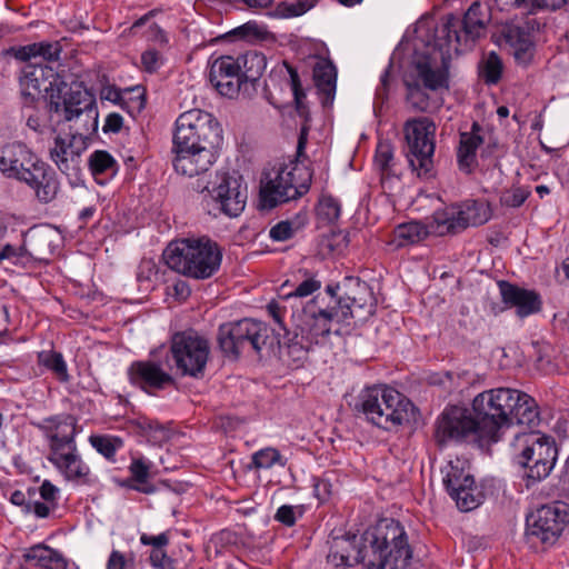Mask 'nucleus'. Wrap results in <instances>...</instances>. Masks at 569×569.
I'll use <instances>...</instances> for the list:
<instances>
[{"label": "nucleus", "mask_w": 569, "mask_h": 569, "mask_svg": "<svg viewBox=\"0 0 569 569\" xmlns=\"http://www.w3.org/2000/svg\"><path fill=\"white\" fill-rule=\"evenodd\" d=\"M540 422L536 400L523 391L498 387L478 393L471 410L458 406L446 408L435 428L439 447L469 437L497 442L512 425L537 427Z\"/></svg>", "instance_id": "obj_1"}, {"label": "nucleus", "mask_w": 569, "mask_h": 569, "mask_svg": "<svg viewBox=\"0 0 569 569\" xmlns=\"http://www.w3.org/2000/svg\"><path fill=\"white\" fill-rule=\"evenodd\" d=\"M371 287L359 278L347 277L328 284L302 308L300 329L310 342L331 333L332 325H362L376 312Z\"/></svg>", "instance_id": "obj_2"}, {"label": "nucleus", "mask_w": 569, "mask_h": 569, "mask_svg": "<svg viewBox=\"0 0 569 569\" xmlns=\"http://www.w3.org/2000/svg\"><path fill=\"white\" fill-rule=\"evenodd\" d=\"M221 132L218 121L209 112L192 109L180 114L173 133L174 170L188 177L208 171L222 142Z\"/></svg>", "instance_id": "obj_3"}, {"label": "nucleus", "mask_w": 569, "mask_h": 569, "mask_svg": "<svg viewBox=\"0 0 569 569\" xmlns=\"http://www.w3.org/2000/svg\"><path fill=\"white\" fill-rule=\"evenodd\" d=\"M368 569H406L412 558V549L401 523L381 519L363 535Z\"/></svg>", "instance_id": "obj_4"}, {"label": "nucleus", "mask_w": 569, "mask_h": 569, "mask_svg": "<svg viewBox=\"0 0 569 569\" xmlns=\"http://www.w3.org/2000/svg\"><path fill=\"white\" fill-rule=\"evenodd\" d=\"M51 92L48 101L50 120L56 123L80 121L83 136L98 130V109L94 96L83 86L82 82L72 81L67 83L56 78L50 82Z\"/></svg>", "instance_id": "obj_5"}, {"label": "nucleus", "mask_w": 569, "mask_h": 569, "mask_svg": "<svg viewBox=\"0 0 569 569\" xmlns=\"http://www.w3.org/2000/svg\"><path fill=\"white\" fill-rule=\"evenodd\" d=\"M222 248L212 239H182L170 243L163 252L167 266L192 279L213 277L222 262Z\"/></svg>", "instance_id": "obj_6"}, {"label": "nucleus", "mask_w": 569, "mask_h": 569, "mask_svg": "<svg viewBox=\"0 0 569 569\" xmlns=\"http://www.w3.org/2000/svg\"><path fill=\"white\" fill-rule=\"evenodd\" d=\"M413 405L402 393L383 386L367 387L358 395L353 411L357 416L385 430L409 420Z\"/></svg>", "instance_id": "obj_7"}, {"label": "nucleus", "mask_w": 569, "mask_h": 569, "mask_svg": "<svg viewBox=\"0 0 569 569\" xmlns=\"http://www.w3.org/2000/svg\"><path fill=\"white\" fill-rule=\"evenodd\" d=\"M512 447L515 460L523 469L527 488L550 475L558 458V448L552 437L540 432H521L516 435Z\"/></svg>", "instance_id": "obj_8"}, {"label": "nucleus", "mask_w": 569, "mask_h": 569, "mask_svg": "<svg viewBox=\"0 0 569 569\" xmlns=\"http://www.w3.org/2000/svg\"><path fill=\"white\" fill-rule=\"evenodd\" d=\"M312 170L303 164L296 163L291 170L280 167L271 172L263 173L260 182V207L273 209L277 206L296 200L306 194L311 184Z\"/></svg>", "instance_id": "obj_9"}, {"label": "nucleus", "mask_w": 569, "mask_h": 569, "mask_svg": "<svg viewBox=\"0 0 569 569\" xmlns=\"http://www.w3.org/2000/svg\"><path fill=\"white\" fill-rule=\"evenodd\" d=\"M269 329L266 323L244 318L219 326L217 341L222 353L238 359L241 353H260L266 346Z\"/></svg>", "instance_id": "obj_10"}, {"label": "nucleus", "mask_w": 569, "mask_h": 569, "mask_svg": "<svg viewBox=\"0 0 569 569\" xmlns=\"http://www.w3.org/2000/svg\"><path fill=\"white\" fill-rule=\"evenodd\" d=\"M436 130V123L428 117L408 119L403 124L406 157L418 177L427 176L432 169Z\"/></svg>", "instance_id": "obj_11"}, {"label": "nucleus", "mask_w": 569, "mask_h": 569, "mask_svg": "<svg viewBox=\"0 0 569 569\" xmlns=\"http://www.w3.org/2000/svg\"><path fill=\"white\" fill-rule=\"evenodd\" d=\"M491 20L490 10L481 2H473L466 11L463 19L460 21L455 14H448L439 30L438 39L446 41L447 53L453 49L459 50L461 46V36L458 27L463 30L465 42L472 41L486 36L487 26Z\"/></svg>", "instance_id": "obj_12"}, {"label": "nucleus", "mask_w": 569, "mask_h": 569, "mask_svg": "<svg viewBox=\"0 0 569 569\" xmlns=\"http://www.w3.org/2000/svg\"><path fill=\"white\" fill-rule=\"evenodd\" d=\"M170 351L181 375L203 376L209 358V343L193 331L177 332L171 338Z\"/></svg>", "instance_id": "obj_13"}, {"label": "nucleus", "mask_w": 569, "mask_h": 569, "mask_svg": "<svg viewBox=\"0 0 569 569\" xmlns=\"http://www.w3.org/2000/svg\"><path fill=\"white\" fill-rule=\"evenodd\" d=\"M569 525V505L555 501L538 508L527 518L526 535L546 545H553Z\"/></svg>", "instance_id": "obj_14"}, {"label": "nucleus", "mask_w": 569, "mask_h": 569, "mask_svg": "<svg viewBox=\"0 0 569 569\" xmlns=\"http://www.w3.org/2000/svg\"><path fill=\"white\" fill-rule=\"evenodd\" d=\"M242 178L236 172H218L212 187H206L214 209L228 217H238L247 202V188L241 184Z\"/></svg>", "instance_id": "obj_15"}, {"label": "nucleus", "mask_w": 569, "mask_h": 569, "mask_svg": "<svg viewBox=\"0 0 569 569\" xmlns=\"http://www.w3.org/2000/svg\"><path fill=\"white\" fill-rule=\"evenodd\" d=\"M89 138L83 133L67 136L57 134L49 158L58 170L69 179H79L82 167V154L88 148Z\"/></svg>", "instance_id": "obj_16"}, {"label": "nucleus", "mask_w": 569, "mask_h": 569, "mask_svg": "<svg viewBox=\"0 0 569 569\" xmlns=\"http://www.w3.org/2000/svg\"><path fill=\"white\" fill-rule=\"evenodd\" d=\"M495 37L496 43L507 47L518 64L530 63L533 58L535 43L529 21L502 23Z\"/></svg>", "instance_id": "obj_17"}, {"label": "nucleus", "mask_w": 569, "mask_h": 569, "mask_svg": "<svg viewBox=\"0 0 569 569\" xmlns=\"http://www.w3.org/2000/svg\"><path fill=\"white\" fill-rule=\"evenodd\" d=\"M31 425L40 430L48 440L49 453L73 448L77 445L78 420L72 415L60 413L41 421H31Z\"/></svg>", "instance_id": "obj_18"}, {"label": "nucleus", "mask_w": 569, "mask_h": 569, "mask_svg": "<svg viewBox=\"0 0 569 569\" xmlns=\"http://www.w3.org/2000/svg\"><path fill=\"white\" fill-rule=\"evenodd\" d=\"M40 160L26 143H7L0 150V172L21 182Z\"/></svg>", "instance_id": "obj_19"}, {"label": "nucleus", "mask_w": 569, "mask_h": 569, "mask_svg": "<svg viewBox=\"0 0 569 569\" xmlns=\"http://www.w3.org/2000/svg\"><path fill=\"white\" fill-rule=\"evenodd\" d=\"M128 378L133 386L150 395L176 383L173 377L154 360L133 361L128 368Z\"/></svg>", "instance_id": "obj_20"}, {"label": "nucleus", "mask_w": 569, "mask_h": 569, "mask_svg": "<svg viewBox=\"0 0 569 569\" xmlns=\"http://www.w3.org/2000/svg\"><path fill=\"white\" fill-rule=\"evenodd\" d=\"M240 67L232 56H221L210 66L209 81L224 97L233 98L244 86Z\"/></svg>", "instance_id": "obj_21"}, {"label": "nucleus", "mask_w": 569, "mask_h": 569, "mask_svg": "<svg viewBox=\"0 0 569 569\" xmlns=\"http://www.w3.org/2000/svg\"><path fill=\"white\" fill-rule=\"evenodd\" d=\"M437 46L441 51V66H433L430 57L423 56L415 62L418 80L423 87L431 91L439 89H449V58L450 52L447 53L446 41L437 38Z\"/></svg>", "instance_id": "obj_22"}, {"label": "nucleus", "mask_w": 569, "mask_h": 569, "mask_svg": "<svg viewBox=\"0 0 569 569\" xmlns=\"http://www.w3.org/2000/svg\"><path fill=\"white\" fill-rule=\"evenodd\" d=\"M21 182L30 187L34 192L36 199L43 204L56 200L60 192V181L57 172L42 160Z\"/></svg>", "instance_id": "obj_23"}, {"label": "nucleus", "mask_w": 569, "mask_h": 569, "mask_svg": "<svg viewBox=\"0 0 569 569\" xmlns=\"http://www.w3.org/2000/svg\"><path fill=\"white\" fill-rule=\"evenodd\" d=\"M48 460L64 477L76 483H90V467L82 460L77 445L48 455Z\"/></svg>", "instance_id": "obj_24"}, {"label": "nucleus", "mask_w": 569, "mask_h": 569, "mask_svg": "<svg viewBox=\"0 0 569 569\" xmlns=\"http://www.w3.org/2000/svg\"><path fill=\"white\" fill-rule=\"evenodd\" d=\"M498 287L502 301L516 308L519 317H527L541 309V299L536 291L520 288L505 280L498 281Z\"/></svg>", "instance_id": "obj_25"}, {"label": "nucleus", "mask_w": 569, "mask_h": 569, "mask_svg": "<svg viewBox=\"0 0 569 569\" xmlns=\"http://www.w3.org/2000/svg\"><path fill=\"white\" fill-rule=\"evenodd\" d=\"M328 559L336 566L352 567L362 563L368 569V560L365 553V540L362 537L357 542L356 536L352 538H336L331 546Z\"/></svg>", "instance_id": "obj_26"}, {"label": "nucleus", "mask_w": 569, "mask_h": 569, "mask_svg": "<svg viewBox=\"0 0 569 569\" xmlns=\"http://www.w3.org/2000/svg\"><path fill=\"white\" fill-rule=\"evenodd\" d=\"M23 563L19 569H67V560L58 551L44 543L24 549Z\"/></svg>", "instance_id": "obj_27"}, {"label": "nucleus", "mask_w": 569, "mask_h": 569, "mask_svg": "<svg viewBox=\"0 0 569 569\" xmlns=\"http://www.w3.org/2000/svg\"><path fill=\"white\" fill-rule=\"evenodd\" d=\"M51 72L52 69L42 62H29L22 69L19 83L24 104L31 106L38 99L41 86Z\"/></svg>", "instance_id": "obj_28"}, {"label": "nucleus", "mask_w": 569, "mask_h": 569, "mask_svg": "<svg viewBox=\"0 0 569 569\" xmlns=\"http://www.w3.org/2000/svg\"><path fill=\"white\" fill-rule=\"evenodd\" d=\"M480 124L478 122H473L471 131L460 133L457 160L459 169L466 173H471L478 164L477 150L483 143V138L480 134Z\"/></svg>", "instance_id": "obj_29"}, {"label": "nucleus", "mask_w": 569, "mask_h": 569, "mask_svg": "<svg viewBox=\"0 0 569 569\" xmlns=\"http://www.w3.org/2000/svg\"><path fill=\"white\" fill-rule=\"evenodd\" d=\"M313 81L323 107L333 103L337 86V69L331 60L321 58L313 67Z\"/></svg>", "instance_id": "obj_30"}, {"label": "nucleus", "mask_w": 569, "mask_h": 569, "mask_svg": "<svg viewBox=\"0 0 569 569\" xmlns=\"http://www.w3.org/2000/svg\"><path fill=\"white\" fill-rule=\"evenodd\" d=\"M458 203L450 204L433 212L430 231L437 236L457 234L466 230Z\"/></svg>", "instance_id": "obj_31"}, {"label": "nucleus", "mask_w": 569, "mask_h": 569, "mask_svg": "<svg viewBox=\"0 0 569 569\" xmlns=\"http://www.w3.org/2000/svg\"><path fill=\"white\" fill-rule=\"evenodd\" d=\"M151 462L143 458L132 459L129 466L130 478L122 486L138 492L150 495L156 491V486L149 481Z\"/></svg>", "instance_id": "obj_32"}, {"label": "nucleus", "mask_w": 569, "mask_h": 569, "mask_svg": "<svg viewBox=\"0 0 569 569\" xmlns=\"http://www.w3.org/2000/svg\"><path fill=\"white\" fill-rule=\"evenodd\" d=\"M406 88V101L412 111L432 113L440 109L442 100L427 93L419 82H407Z\"/></svg>", "instance_id": "obj_33"}, {"label": "nucleus", "mask_w": 569, "mask_h": 569, "mask_svg": "<svg viewBox=\"0 0 569 569\" xmlns=\"http://www.w3.org/2000/svg\"><path fill=\"white\" fill-rule=\"evenodd\" d=\"M441 473L443 476V486L449 495L456 492L458 487L465 483H473L475 480L469 471L467 461L460 458L448 461V463L441 468Z\"/></svg>", "instance_id": "obj_34"}, {"label": "nucleus", "mask_w": 569, "mask_h": 569, "mask_svg": "<svg viewBox=\"0 0 569 569\" xmlns=\"http://www.w3.org/2000/svg\"><path fill=\"white\" fill-rule=\"evenodd\" d=\"M234 59L240 67L239 71L244 84L247 82L254 84L262 77L267 68L266 56L257 50L246 51Z\"/></svg>", "instance_id": "obj_35"}, {"label": "nucleus", "mask_w": 569, "mask_h": 569, "mask_svg": "<svg viewBox=\"0 0 569 569\" xmlns=\"http://www.w3.org/2000/svg\"><path fill=\"white\" fill-rule=\"evenodd\" d=\"M466 229L485 224L492 216L489 203L483 200H466L458 203Z\"/></svg>", "instance_id": "obj_36"}, {"label": "nucleus", "mask_w": 569, "mask_h": 569, "mask_svg": "<svg viewBox=\"0 0 569 569\" xmlns=\"http://www.w3.org/2000/svg\"><path fill=\"white\" fill-rule=\"evenodd\" d=\"M131 425L137 433L152 445H162L170 438L169 429L157 420L138 417L131 421Z\"/></svg>", "instance_id": "obj_37"}, {"label": "nucleus", "mask_w": 569, "mask_h": 569, "mask_svg": "<svg viewBox=\"0 0 569 569\" xmlns=\"http://www.w3.org/2000/svg\"><path fill=\"white\" fill-rule=\"evenodd\" d=\"M461 511H471L476 509L482 501L483 495L481 490L473 483H465L458 487L456 492L449 495Z\"/></svg>", "instance_id": "obj_38"}, {"label": "nucleus", "mask_w": 569, "mask_h": 569, "mask_svg": "<svg viewBox=\"0 0 569 569\" xmlns=\"http://www.w3.org/2000/svg\"><path fill=\"white\" fill-rule=\"evenodd\" d=\"M429 233H431L430 222L428 226H425L420 222L411 221L400 224L396 229V238L400 247L420 242L426 239Z\"/></svg>", "instance_id": "obj_39"}, {"label": "nucleus", "mask_w": 569, "mask_h": 569, "mask_svg": "<svg viewBox=\"0 0 569 569\" xmlns=\"http://www.w3.org/2000/svg\"><path fill=\"white\" fill-rule=\"evenodd\" d=\"M38 363L50 370L59 381H69L67 363L60 352L41 351L38 353Z\"/></svg>", "instance_id": "obj_40"}, {"label": "nucleus", "mask_w": 569, "mask_h": 569, "mask_svg": "<svg viewBox=\"0 0 569 569\" xmlns=\"http://www.w3.org/2000/svg\"><path fill=\"white\" fill-rule=\"evenodd\" d=\"M90 445L107 460L114 462L116 453L123 447V440L116 436L92 435L89 438Z\"/></svg>", "instance_id": "obj_41"}, {"label": "nucleus", "mask_w": 569, "mask_h": 569, "mask_svg": "<svg viewBox=\"0 0 569 569\" xmlns=\"http://www.w3.org/2000/svg\"><path fill=\"white\" fill-rule=\"evenodd\" d=\"M503 64L497 52H489L479 64L480 77L487 84H496L502 76Z\"/></svg>", "instance_id": "obj_42"}, {"label": "nucleus", "mask_w": 569, "mask_h": 569, "mask_svg": "<svg viewBox=\"0 0 569 569\" xmlns=\"http://www.w3.org/2000/svg\"><path fill=\"white\" fill-rule=\"evenodd\" d=\"M89 169L97 179L100 174L114 173L117 162L112 156L104 150H96L88 160Z\"/></svg>", "instance_id": "obj_43"}, {"label": "nucleus", "mask_w": 569, "mask_h": 569, "mask_svg": "<svg viewBox=\"0 0 569 569\" xmlns=\"http://www.w3.org/2000/svg\"><path fill=\"white\" fill-rule=\"evenodd\" d=\"M286 462L279 450L274 448L261 449L254 452L251 458V467L254 469H270L274 465L284 467Z\"/></svg>", "instance_id": "obj_44"}, {"label": "nucleus", "mask_w": 569, "mask_h": 569, "mask_svg": "<svg viewBox=\"0 0 569 569\" xmlns=\"http://www.w3.org/2000/svg\"><path fill=\"white\" fill-rule=\"evenodd\" d=\"M392 161H393V148L389 141H379L376 156L375 163L380 169V171L385 174H389L392 170Z\"/></svg>", "instance_id": "obj_45"}, {"label": "nucleus", "mask_w": 569, "mask_h": 569, "mask_svg": "<svg viewBox=\"0 0 569 569\" xmlns=\"http://www.w3.org/2000/svg\"><path fill=\"white\" fill-rule=\"evenodd\" d=\"M341 212L340 203L331 196L323 197L318 207V214L327 222H335L339 219Z\"/></svg>", "instance_id": "obj_46"}, {"label": "nucleus", "mask_w": 569, "mask_h": 569, "mask_svg": "<svg viewBox=\"0 0 569 569\" xmlns=\"http://www.w3.org/2000/svg\"><path fill=\"white\" fill-rule=\"evenodd\" d=\"M530 191L522 187H512L500 196V203L509 208L520 207L529 197Z\"/></svg>", "instance_id": "obj_47"}, {"label": "nucleus", "mask_w": 569, "mask_h": 569, "mask_svg": "<svg viewBox=\"0 0 569 569\" xmlns=\"http://www.w3.org/2000/svg\"><path fill=\"white\" fill-rule=\"evenodd\" d=\"M502 4L519 8L522 6H528L531 3V7L538 9H548V10H557L561 8L567 0H499Z\"/></svg>", "instance_id": "obj_48"}, {"label": "nucleus", "mask_w": 569, "mask_h": 569, "mask_svg": "<svg viewBox=\"0 0 569 569\" xmlns=\"http://www.w3.org/2000/svg\"><path fill=\"white\" fill-rule=\"evenodd\" d=\"M299 229L300 224L296 226L293 221L284 220L274 224L270 229L269 236L274 241H287L291 239Z\"/></svg>", "instance_id": "obj_49"}, {"label": "nucleus", "mask_w": 569, "mask_h": 569, "mask_svg": "<svg viewBox=\"0 0 569 569\" xmlns=\"http://www.w3.org/2000/svg\"><path fill=\"white\" fill-rule=\"evenodd\" d=\"M318 0H299L296 3L282 2L279 6L283 17H298L313 8Z\"/></svg>", "instance_id": "obj_50"}, {"label": "nucleus", "mask_w": 569, "mask_h": 569, "mask_svg": "<svg viewBox=\"0 0 569 569\" xmlns=\"http://www.w3.org/2000/svg\"><path fill=\"white\" fill-rule=\"evenodd\" d=\"M36 56L43 61H57L61 53V46L58 41L34 43Z\"/></svg>", "instance_id": "obj_51"}, {"label": "nucleus", "mask_w": 569, "mask_h": 569, "mask_svg": "<svg viewBox=\"0 0 569 569\" xmlns=\"http://www.w3.org/2000/svg\"><path fill=\"white\" fill-rule=\"evenodd\" d=\"M303 274L306 276V279L296 287L295 291L290 293V296L300 298L308 297L321 288V281L315 276H310L308 270H305Z\"/></svg>", "instance_id": "obj_52"}, {"label": "nucleus", "mask_w": 569, "mask_h": 569, "mask_svg": "<svg viewBox=\"0 0 569 569\" xmlns=\"http://www.w3.org/2000/svg\"><path fill=\"white\" fill-rule=\"evenodd\" d=\"M162 64V57L156 49H148L141 54V67L148 73H154Z\"/></svg>", "instance_id": "obj_53"}, {"label": "nucleus", "mask_w": 569, "mask_h": 569, "mask_svg": "<svg viewBox=\"0 0 569 569\" xmlns=\"http://www.w3.org/2000/svg\"><path fill=\"white\" fill-rule=\"evenodd\" d=\"M27 253V249L23 246H12V244H6L0 250V262L3 260H10L13 263H17L22 257H24Z\"/></svg>", "instance_id": "obj_54"}, {"label": "nucleus", "mask_w": 569, "mask_h": 569, "mask_svg": "<svg viewBox=\"0 0 569 569\" xmlns=\"http://www.w3.org/2000/svg\"><path fill=\"white\" fill-rule=\"evenodd\" d=\"M274 519L287 527H292L296 523V508L288 505L279 507Z\"/></svg>", "instance_id": "obj_55"}, {"label": "nucleus", "mask_w": 569, "mask_h": 569, "mask_svg": "<svg viewBox=\"0 0 569 569\" xmlns=\"http://www.w3.org/2000/svg\"><path fill=\"white\" fill-rule=\"evenodd\" d=\"M151 565L159 569H173L172 560L160 549H153L150 553Z\"/></svg>", "instance_id": "obj_56"}, {"label": "nucleus", "mask_w": 569, "mask_h": 569, "mask_svg": "<svg viewBox=\"0 0 569 569\" xmlns=\"http://www.w3.org/2000/svg\"><path fill=\"white\" fill-rule=\"evenodd\" d=\"M40 496L43 499V501H47L48 503H51V506H58V493L59 489L51 483L49 480H44L42 485L40 486Z\"/></svg>", "instance_id": "obj_57"}, {"label": "nucleus", "mask_w": 569, "mask_h": 569, "mask_svg": "<svg viewBox=\"0 0 569 569\" xmlns=\"http://www.w3.org/2000/svg\"><path fill=\"white\" fill-rule=\"evenodd\" d=\"M231 36L239 37L240 39L258 38L260 34L259 27L256 22H247L230 32Z\"/></svg>", "instance_id": "obj_58"}, {"label": "nucleus", "mask_w": 569, "mask_h": 569, "mask_svg": "<svg viewBox=\"0 0 569 569\" xmlns=\"http://www.w3.org/2000/svg\"><path fill=\"white\" fill-rule=\"evenodd\" d=\"M8 53L12 54L16 59L20 61H29L31 59H37L34 43L19 48H10Z\"/></svg>", "instance_id": "obj_59"}, {"label": "nucleus", "mask_w": 569, "mask_h": 569, "mask_svg": "<svg viewBox=\"0 0 569 569\" xmlns=\"http://www.w3.org/2000/svg\"><path fill=\"white\" fill-rule=\"evenodd\" d=\"M124 94H130L129 100L132 102V108L137 111H141L144 108V92L140 87L127 89Z\"/></svg>", "instance_id": "obj_60"}, {"label": "nucleus", "mask_w": 569, "mask_h": 569, "mask_svg": "<svg viewBox=\"0 0 569 569\" xmlns=\"http://www.w3.org/2000/svg\"><path fill=\"white\" fill-rule=\"evenodd\" d=\"M140 541L144 546H153L154 549H160L168 545L169 538H168L167 533H160L158 536H148V535L143 533L140 537Z\"/></svg>", "instance_id": "obj_61"}, {"label": "nucleus", "mask_w": 569, "mask_h": 569, "mask_svg": "<svg viewBox=\"0 0 569 569\" xmlns=\"http://www.w3.org/2000/svg\"><path fill=\"white\" fill-rule=\"evenodd\" d=\"M123 124V119L119 113H110L108 114L106 122L103 124L104 132H113L117 133L121 130Z\"/></svg>", "instance_id": "obj_62"}, {"label": "nucleus", "mask_w": 569, "mask_h": 569, "mask_svg": "<svg viewBox=\"0 0 569 569\" xmlns=\"http://www.w3.org/2000/svg\"><path fill=\"white\" fill-rule=\"evenodd\" d=\"M388 87H389V71L386 70L382 73V76L380 77V86L376 90L375 107L377 106L378 101H380V103L383 104V102L387 100Z\"/></svg>", "instance_id": "obj_63"}, {"label": "nucleus", "mask_w": 569, "mask_h": 569, "mask_svg": "<svg viewBox=\"0 0 569 569\" xmlns=\"http://www.w3.org/2000/svg\"><path fill=\"white\" fill-rule=\"evenodd\" d=\"M126 558L124 555L118 550H113L108 559L107 569H124Z\"/></svg>", "instance_id": "obj_64"}]
</instances>
